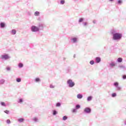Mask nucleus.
<instances>
[{"label":"nucleus","instance_id":"obj_1","mask_svg":"<svg viewBox=\"0 0 126 126\" xmlns=\"http://www.w3.org/2000/svg\"><path fill=\"white\" fill-rule=\"evenodd\" d=\"M122 38V34L116 33L113 34V40H120Z\"/></svg>","mask_w":126,"mask_h":126},{"label":"nucleus","instance_id":"obj_2","mask_svg":"<svg viewBox=\"0 0 126 126\" xmlns=\"http://www.w3.org/2000/svg\"><path fill=\"white\" fill-rule=\"evenodd\" d=\"M31 30L32 32H37V31H39V28L35 26H32L31 27Z\"/></svg>","mask_w":126,"mask_h":126},{"label":"nucleus","instance_id":"obj_3","mask_svg":"<svg viewBox=\"0 0 126 126\" xmlns=\"http://www.w3.org/2000/svg\"><path fill=\"white\" fill-rule=\"evenodd\" d=\"M67 83L68 84L69 87H73V86L75 85L74 82H72L71 80H68Z\"/></svg>","mask_w":126,"mask_h":126},{"label":"nucleus","instance_id":"obj_4","mask_svg":"<svg viewBox=\"0 0 126 126\" xmlns=\"http://www.w3.org/2000/svg\"><path fill=\"white\" fill-rule=\"evenodd\" d=\"M0 58L2 59V60H8L9 56H8V55H1Z\"/></svg>","mask_w":126,"mask_h":126},{"label":"nucleus","instance_id":"obj_5","mask_svg":"<svg viewBox=\"0 0 126 126\" xmlns=\"http://www.w3.org/2000/svg\"><path fill=\"white\" fill-rule=\"evenodd\" d=\"M84 112H85V113H88V114H89L91 112V109H90V108H86L84 109Z\"/></svg>","mask_w":126,"mask_h":126},{"label":"nucleus","instance_id":"obj_6","mask_svg":"<svg viewBox=\"0 0 126 126\" xmlns=\"http://www.w3.org/2000/svg\"><path fill=\"white\" fill-rule=\"evenodd\" d=\"M95 61H96V63H100V62H101V58H100L99 57H96L95 59Z\"/></svg>","mask_w":126,"mask_h":126},{"label":"nucleus","instance_id":"obj_7","mask_svg":"<svg viewBox=\"0 0 126 126\" xmlns=\"http://www.w3.org/2000/svg\"><path fill=\"white\" fill-rule=\"evenodd\" d=\"M77 97L78 99H82V97H83V95H82V94H78L77 95Z\"/></svg>","mask_w":126,"mask_h":126},{"label":"nucleus","instance_id":"obj_8","mask_svg":"<svg viewBox=\"0 0 126 126\" xmlns=\"http://www.w3.org/2000/svg\"><path fill=\"white\" fill-rule=\"evenodd\" d=\"M118 62L119 63H122V62H123V58H119L118 59Z\"/></svg>","mask_w":126,"mask_h":126},{"label":"nucleus","instance_id":"obj_9","mask_svg":"<svg viewBox=\"0 0 126 126\" xmlns=\"http://www.w3.org/2000/svg\"><path fill=\"white\" fill-rule=\"evenodd\" d=\"M11 33L13 35H15V34H16V31L15 30H13Z\"/></svg>","mask_w":126,"mask_h":126},{"label":"nucleus","instance_id":"obj_10","mask_svg":"<svg viewBox=\"0 0 126 126\" xmlns=\"http://www.w3.org/2000/svg\"><path fill=\"white\" fill-rule=\"evenodd\" d=\"M24 121V119L23 118H20L19 119H18V122H19L20 123H22Z\"/></svg>","mask_w":126,"mask_h":126},{"label":"nucleus","instance_id":"obj_11","mask_svg":"<svg viewBox=\"0 0 126 126\" xmlns=\"http://www.w3.org/2000/svg\"><path fill=\"white\" fill-rule=\"evenodd\" d=\"M40 15V13L38 11H36L34 13L35 16H38Z\"/></svg>","mask_w":126,"mask_h":126},{"label":"nucleus","instance_id":"obj_12","mask_svg":"<svg viewBox=\"0 0 126 126\" xmlns=\"http://www.w3.org/2000/svg\"><path fill=\"white\" fill-rule=\"evenodd\" d=\"M4 26H5V24L3 23H0V27L1 28H3V27H4Z\"/></svg>","mask_w":126,"mask_h":126},{"label":"nucleus","instance_id":"obj_13","mask_svg":"<svg viewBox=\"0 0 126 126\" xmlns=\"http://www.w3.org/2000/svg\"><path fill=\"white\" fill-rule=\"evenodd\" d=\"M72 40L73 43H75V42H76L77 41V38H72Z\"/></svg>","mask_w":126,"mask_h":126},{"label":"nucleus","instance_id":"obj_14","mask_svg":"<svg viewBox=\"0 0 126 126\" xmlns=\"http://www.w3.org/2000/svg\"><path fill=\"white\" fill-rule=\"evenodd\" d=\"M88 101H91L92 100V96H89L87 98Z\"/></svg>","mask_w":126,"mask_h":126},{"label":"nucleus","instance_id":"obj_15","mask_svg":"<svg viewBox=\"0 0 126 126\" xmlns=\"http://www.w3.org/2000/svg\"><path fill=\"white\" fill-rule=\"evenodd\" d=\"M17 82H21V79L18 78L16 79Z\"/></svg>","mask_w":126,"mask_h":126},{"label":"nucleus","instance_id":"obj_16","mask_svg":"<svg viewBox=\"0 0 126 126\" xmlns=\"http://www.w3.org/2000/svg\"><path fill=\"white\" fill-rule=\"evenodd\" d=\"M0 84H3V83H4V80L2 79L0 81Z\"/></svg>","mask_w":126,"mask_h":126},{"label":"nucleus","instance_id":"obj_17","mask_svg":"<svg viewBox=\"0 0 126 126\" xmlns=\"http://www.w3.org/2000/svg\"><path fill=\"white\" fill-rule=\"evenodd\" d=\"M19 67H23V64H22V63H19Z\"/></svg>","mask_w":126,"mask_h":126},{"label":"nucleus","instance_id":"obj_18","mask_svg":"<svg viewBox=\"0 0 126 126\" xmlns=\"http://www.w3.org/2000/svg\"><path fill=\"white\" fill-rule=\"evenodd\" d=\"M35 80L36 82H39V81H40V79L39 78H36Z\"/></svg>","mask_w":126,"mask_h":126},{"label":"nucleus","instance_id":"obj_19","mask_svg":"<svg viewBox=\"0 0 126 126\" xmlns=\"http://www.w3.org/2000/svg\"><path fill=\"white\" fill-rule=\"evenodd\" d=\"M66 120H67V117H66V116H63V121H65Z\"/></svg>","mask_w":126,"mask_h":126},{"label":"nucleus","instance_id":"obj_20","mask_svg":"<svg viewBox=\"0 0 126 126\" xmlns=\"http://www.w3.org/2000/svg\"><path fill=\"white\" fill-rule=\"evenodd\" d=\"M64 2H65L64 0H62L61 1V4H64Z\"/></svg>","mask_w":126,"mask_h":126},{"label":"nucleus","instance_id":"obj_21","mask_svg":"<svg viewBox=\"0 0 126 126\" xmlns=\"http://www.w3.org/2000/svg\"><path fill=\"white\" fill-rule=\"evenodd\" d=\"M1 106H5V103L2 102H1Z\"/></svg>","mask_w":126,"mask_h":126},{"label":"nucleus","instance_id":"obj_22","mask_svg":"<svg viewBox=\"0 0 126 126\" xmlns=\"http://www.w3.org/2000/svg\"><path fill=\"white\" fill-rule=\"evenodd\" d=\"M61 106V103H57L56 104V107H60Z\"/></svg>","mask_w":126,"mask_h":126},{"label":"nucleus","instance_id":"obj_23","mask_svg":"<svg viewBox=\"0 0 126 126\" xmlns=\"http://www.w3.org/2000/svg\"><path fill=\"white\" fill-rule=\"evenodd\" d=\"M7 124H10V120L8 119L6 121Z\"/></svg>","mask_w":126,"mask_h":126},{"label":"nucleus","instance_id":"obj_24","mask_svg":"<svg viewBox=\"0 0 126 126\" xmlns=\"http://www.w3.org/2000/svg\"><path fill=\"white\" fill-rule=\"evenodd\" d=\"M90 63L91 64H94V61H90Z\"/></svg>","mask_w":126,"mask_h":126},{"label":"nucleus","instance_id":"obj_25","mask_svg":"<svg viewBox=\"0 0 126 126\" xmlns=\"http://www.w3.org/2000/svg\"><path fill=\"white\" fill-rule=\"evenodd\" d=\"M4 113H5L6 114H9V111L8 110H5L4 111Z\"/></svg>","mask_w":126,"mask_h":126},{"label":"nucleus","instance_id":"obj_26","mask_svg":"<svg viewBox=\"0 0 126 126\" xmlns=\"http://www.w3.org/2000/svg\"><path fill=\"white\" fill-rule=\"evenodd\" d=\"M112 97H116V96H117V94H116L115 93L112 94Z\"/></svg>","mask_w":126,"mask_h":126},{"label":"nucleus","instance_id":"obj_27","mask_svg":"<svg viewBox=\"0 0 126 126\" xmlns=\"http://www.w3.org/2000/svg\"><path fill=\"white\" fill-rule=\"evenodd\" d=\"M76 109H79V108H80V105H77L76 106Z\"/></svg>","mask_w":126,"mask_h":126},{"label":"nucleus","instance_id":"obj_28","mask_svg":"<svg viewBox=\"0 0 126 126\" xmlns=\"http://www.w3.org/2000/svg\"><path fill=\"white\" fill-rule=\"evenodd\" d=\"M111 66H115V64L114 63H110Z\"/></svg>","mask_w":126,"mask_h":126},{"label":"nucleus","instance_id":"obj_29","mask_svg":"<svg viewBox=\"0 0 126 126\" xmlns=\"http://www.w3.org/2000/svg\"><path fill=\"white\" fill-rule=\"evenodd\" d=\"M114 85L115 86H118V85H119V83L118 82H115L114 83Z\"/></svg>","mask_w":126,"mask_h":126},{"label":"nucleus","instance_id":"obj_30","mask_svg":"<svg viewBox=\"0 0 126 126\" xmlns=\"http://www.w3.org/2000/svg\"><path fill=\"white\" fill-rule=\"evenodd\" d=\"M53 115L55 116V115H57V111L56 110H54L53 111Z\"/></svg>","mask_w":126,"mask_h":126},{"label":"nucleus","instance_id":"obj_31","mask_svg":"<svg viewBox=\"0 0 126 126\" xmlns=\"http://www.w3.org/2000/svg\"><path fill=\"white\" fill-rule=\"evenodd\" d=\"M82 21H83V18H81L79 20V22H82Z\"/></svg>","mask_w":126,"mask_h":126},{"label":"nucleus","instance_id":"obj_32","mask_svg":"<svg viewBox=\"0 0 126 126\" xmlns=\"http://www.w3.org/2000/svg\"><path fill=\"white\" fill-rule=\"evenodd\" d=\"M72 113H75V112H76V109H72Z\"/></svg>","mask_w":126,"mask_h":126},{"label":"nucleus","instance_id":"obj_33","mask_svg":"<svg viewBox=\"0 0 126 126\" xmlns=\"http://www.w3.org/2000/svg\"><path fill=\"white\" fill-rule=\"evenodd\" d=\"M22 102H23V100H22V99H20L19 103H22Z\"/></svg>","mask_w":126,"mask_h":126},{"label":"nucleus","instance_id":"obj_34","mask_svg":"<svg viewBox=\"0 0 126 126\" xmlns=\"http://www.w3.org/2000/svg\"><path fill=\"white\" fill-rule=\"evenodd\" d=\"M122 2H123V1L122 0H118V3L121 4V3H122Z\"/></svg>","mask_w":126,"mask_h":126},{"label":"nucleus","instance_id":"obj_35","mask_svg":"<svg viewBox=\"0 0 126 126\" xmlns=\"http://www.w3.org/2000/svg\"><path fill=\"white\" fill-rule=\"evenodd\" d=\"M123 79H126V75H124L123 76Z\"/></svg>","mask_w":126,"mask_h":126},{"label":"nucleus","instance_id":"obj_36","mask_svg":"<svg viewBox=\"0 0 126 126\" xmlns=\"http://www.w3.org/2000/svg\"><path fill=\"white\" fill-rule=\"evenodd\" d=\"M33 121H34L35 122H37V118H33Z\"/></svg>","mask_w":126,"mask_h":126},{"label":"nucleus","instance_id":"obj_37","mask_svg":"<svg viewBox=\"0 0 126 126\" xmlns=\"http://www.w3.org/2000/svg\"><path fill=\"white\" fill-rule=\"evenodd\" d=\"M84 24L85 26H86V25H87V23H84Z\"/></svg>","mask_w":126,"mask_h":126},{"label":"nucleus","instance_id":"obj_38","mask_svg":"<svg viewBox=\"0 0 126 126\" xmlns=\"http://www.w3.org/2000/svg\"><path fill=\"white\" fill-rule=\"evenodd\" d=\"M10 69V68L9 67H7V70H9Z\"/></svg>","mask_w":126,"mask_h":126},{"label":"nucleus","instance_id":"obj_39","mask_svg":"<svg viewBox=\"0 0 126 126\" xmlns=\"http://www.w3.org/2000/svg\"><path fill=\"white\" fill-rule=\"evenodd\" d=\"M50 88H54V86H53L52 85H51V86H50Z\"/></svg>","mask_w":126,"mask_h":126},{"label":"nucleus","instance_id":"obj_40","mask_svg":"<svg viewBox=\"0 0 126 126\" xmlns=\"http://www.w3.org/2000/svg\"><path fill=\"white\" fill-rule=\"evenodd\" d=\"M110 0V1H112L113 0Z\"/></svg>","mask_w":126,"mask_h":126}]
</instances>
